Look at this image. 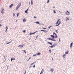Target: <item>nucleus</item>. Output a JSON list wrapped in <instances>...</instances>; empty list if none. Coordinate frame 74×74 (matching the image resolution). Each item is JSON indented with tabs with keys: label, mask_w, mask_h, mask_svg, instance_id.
Listing matches in <instances>:
<instances>
[{
	"label": "nucleus",
	"mask_w": 74,
	"mask_h": 74,
	"mask_svg": "<svg viewBox=\"0 0 74 74\" xmlns=\"http://www.w3.org/2000/svg\"><path fill=\"white\" fill-rule=\"evenodd\" d=\"M21 3H19L16 8V10H17L18 9V8H19L20 6L21 5Z\"/></svg>",
	"instance_id": "nucleus-1"
},
{
	"label": "nucleus",
	"mask_w": 74,
	"mask_h": 74,
	"mask_svg": "<svg viewBox=\"0 0 74 74\" xmlns=\"http://www.w3.org/2000/svg\"><path fill=\"white\" fill-rule=\"evenodd\" d=\"M65 14L66 15H70V12H69L68 11H67L66 12H65Z\"/></svg>",
	"instance_id": "nucleus-2"
},
{
	"label": "nucleus",
	"mask_w": 74,
	"mask_h": 74,
	"mask_svg": "<svg viewBox=\"0 0 74 74\" xmlns=\"http://www.w3.org/2000/svg\"><path fill=\"white\" fill-rule=\"evenodd\" d=\"M48 40H51V41H56V40L52 39L51 38H47Z\"/></svg>",
	"instance_id": "nucleus-3"
},
{
	"label": "nucleus",
	"mask_w": 74,
	"mask_h": 74,
	"mask_svg": "<svg viewBox=\"0 0 74 74\" xmlns=\"http://www.w3.org/2000/svg\"><path fill=\"white\" fill-rule=\"evenodd\" d=\"M44 73V69H42L40 73V74H42Z\"/></svg>",
	"instance_id": "nucleus-4"
},
{
	"label": "nucleus",
	"mask_w": 74,
	"mask_h": 74,
	"mask_svg": "<svg viewBox=\"0 0 74 74\" xmlns=\"http://www.w3.org/2000/svg\"><path fill=\"white\" fill-rule=\"evenodd\" d=\"M59 23H58V25H56V26H59V25H60V23H61V21H59Z\"/></svg>",
	"instance_id": "nucleus-5"
},
{
	"label": "nucleus",
	"mask_w": 74,
	"mask_h": 74,
	"mask_svg": "<svg viewBox=\"0 0 74 74\" xmlns=\"http://www.w3.org/2000/svg\"><path fill=\"white\" fill-rule=\"evenodd\" d=\"M48 44H50L51 45H52V42L51 43L49 42H47Z\"/></svg>",
	"instance_id": "nucleus-6"
},
{
	"label": "nucleus",
	"mask_w": 74,
	"mask_h": 74,
	"mask_svg": "<svg viewBox=\"0 0 74 74\" xmlns=\"http://www.w3.org/2000/svg\"><path fill=\"white\" fill-rule=\"evenodd\" d=\"M17 47H21V48H22V47H23V45H21L19 46H17Z\"/></svg>",
	"instance_id": "nucleus-7"
},
{
	"label": "nucleus",
	"mask_w": 74,
	"mask_h": 74,
	"mask_svg": "<svg viewBox=\"0 0 74 74\" xmlns=\"http://www.w3.org/2000/svg\"><path fill=\"white\" fill-rule=\"evenodd\" d=\"M36 32H37V31L35 32H34V33H30V35H32V34H35V33H36Z\"/></svg>",
	"instance_id": "nucleus-8"
},
{
	"label": "nucleus",
	"mask_w": 74,
	"mask_h": 74,
	"mask_svg": "<svg viewBox=\"0 0 74 74\" xmlns=\"http://www.w3.org/2000/svg\"><path fill=\"white\" fill-rule=\"evenodd\" d=\"M4 9H3L1 11V13H2V14H4V12H3V11H4Z\"/></svg>",
	"instance_id": "nucleus-9"
},
{
	"label": "nucleus",
	"mask_w": 74,
	"mask_h": 74,
	"mask_svg": "<svg viewBox=\"0 0 74 74\" xmlns=\"http://www.w3.org/2000/svg\"><path fill=\"white\" fill-rule=\"evenodd\" d=\"M73 46V42H72L70 45V48H72V46Z\"/></svg>",
	"instance_id": "nucleus-10"
},
{
	"label": "nucleus",
	"mask_w": 74,
	"mask_h": 74,
	"mask_svg": "<svg viewBox=\"0 0 74 74\" xmlns=\"http://www.w3.org/2000/svg\"><path fill=\"white\" fill-rule=\"evenodd\" d=\"M51 37L53 39V38H55V36H53L52 35H51Z\"/></svg>",
	"instance_id": "nucleus-11"
},
{
	"label": "nucleus",
	"mask_w": 74,
	"mask_h": 74,
	"mask_svg": "<svg viewBox=\"0 0 74 74\" xmlns=\"http://www.w3.org/2000/svg\"><path fill=\"white\" fill-rule=\"evenodd\" d=\"M36 54L37 55H41V53H36Z\"/></svg>",
	"instance_id": "nucleus-12"
},
{
	"label": "nucleus",
	"mask_w": 74,
	"mask_h": 74,
	"mask_svg": "<svg viewBox=\"0 0 74 74\" xmlns=\"http://www.w3.org/2000/svg\"><path fill=\"white\" fill-rule=\"evenodd\" d=\"M13 6V4H11L9 6V7L10 8H11V7H12Z\"/></svg>",
	"instance_id": "nucleus-13"
},
{
	"label": "nucleus",
	"mask_w": 74,
	"mask_h": 74,
	"mask_svg": "<svg viewBox=\"0 0 74 74\" xmlns=\"http://www.w3.org/2000/svg\"><path fill=\"white\" fill-rule=\"evenodd\" d=\"M23 22H26V20L25 18H24L23 19Z\"/></svg>",
	"instance_id": "nucleus-14"
},
{
	"label": "nucleus",
	"mask_w": 74,
	"mask_h": 74,
	"mask_svg": "<svg viewBox=\"0 0 74 74\" xmlns=\"http://www.w3.org/2000/svg\"><path fill=\"white\" fill-rule=\"evenodd\" d=\"M35 23H36L38 24L39 25H41V24L39 22H38V21L36 22Z\"/></svg>",
	"instance_id": "nucleus-15"
},
{
	"label": "nucleus",
	"mask_w": 74,
	"mask_h": 74,
	"mask_svg": "<svg viewBox=\"0 0 74 74\" xmlns=\"http://www.w3.org/2000/svg\"><path fill=\"white\" fill-rule=\"evenodd\" d=\"M66 21H67L69 20V18H68V17H66Z\"/></svg>",
	"instance_id": "nucleus-16"
},
{
	"label": "nucleus",
	"mask_w": 74,
	"mask_h": 74,
	"mask_svg": "<svg viewBox=\"0 0 74 74\" xmlns=\"http://www.w3.org/2000/svg\"><path fill=\"white\" fill-rule=\"evenodd\" d=\"M5 28L6 29V30L5 31V32H7V29H8V27L6 26V27Z\"/></svg>",
	"instance_id": "nucleus-17"
},
{
	"label": "nucleus",
	"mask_w": 74,
	"mask_h": 74,
	"mask_svg": "<svg viewBox=\"0 0 74 74\" xmlns=\"http://www.w3.org/2000/svg\"><path fill=\"white\" fill-rule=\"evenodd\" d=\"M41 31H42V32H47L46 30H40Z\"/></svg>",
	"instance_id": "nucleus-18"
},
{
	"label": "nucleus",
	"mask_w": 74,
	"mask_h": 74,
	"mask_svg": "<svg viewBox=\"0 0 74 74\" xmlns=\"http://www.w3.org/2000/svg\"><path fill=\"white\" fill-rule=\"evenodd\" d=\"M36 63V62H33L32 64H30L31 66H32V65H33V64H34V63Z\"/></svg>",
	"instance_id": "nucleus-19"
},
{
	"label": "nucleus",
	"mask_w": 74,
	"mask_h": 74,
	"mask_svg": "<svg viewBox=\"0 0 74 74\" xmlns=\"http://www.w3.org/2000/svg\"><path fill=\"white\" fill-rule=\"evenodd\" d=\"M51 71H52V72H53V69L51 68Z\"/></svg>",
	"instance_id": "nucleus-20"
},
{
	"label": "nucleus",
	"mask_w": 74,
	"mask_h": 74,
	"mask_svg": "<svg viewBox=\"0 0 74 74\" xmlns=\"http://www.w3.org/2000/svg\"><path fill=\"white\" fill-rule=\"evenodd\" d=\"M60 19H58V21H57V23H56V25H57V24H58V22H59V21H60Z\"/></svg>",
	"instance_id": "nucleus-21"
},
{
	"label": "nucleus",
	"mask_w": 74,
	"mask_h": 74,
	"mask_svg": "<svg viewBox=\"0 0 74 74\" xmlns=\"http://www.w3.org/2000/svg\"><path fill=\"white\" fill-rule=\"evenodd\" d=\"M68 53H69V51H67L66 52H65V54H68Z\"/></svg>",
	"instance_id": "nucleus-22"
},
{
	"label": "nucleus",
	"mask_w": 74,
	"mask_h": 74,
	"mask_svg": "<svg viewBox=\"0 0 74 74\" xmlns=\"http://www.w3.org/2000/svg\"><path fill=\"white\" fill-rule=\"evenodd\" d=\"M63 57L64 58H66V55L64 54L63 56Z\"/></svg>",
	"instance_id": "nucleus-23"
},
{
	"label": "nucleus",
	"mask_w": 74,
	"mask_h": 74,
	"mask_svg": "<svg viewBox=\"0 0 74 74\" xmlns=\"http://www.w3.org/2000/svg\"><path fill=\"white\" fill-rule=\"evenodd\" d=\"M11 42V41H10V42H6V44H10Z\"/></svg>",
	"instance_id": "nucleus-24"
},
{
	"label": "nucleus",
	"mask_w": 74,
	"mask_h": 74,
	"mask_svg": "<svg viewBox=\"0 0 74 74\" xmlns=\"http://www.w3.org/2000/svg\"><path fill=\"white\" fill-rule=\"evenodd\" d=\"M22 51H23L25 52V53H26V51L25 50H22Z\"/></svg>",
	"instance_id": "nucleus-25"
},
{
	"label": "nucleus",
	"mask_w": 74,
	"mask_h": 74,
	"mask_svg": "<svg viewBox=\"0 0 74 74\" xmlns=\"http://www.w3.org/2000/svg\"><path fill=\"white\" fill-rule=\"evenodd\" d=\"M56 45L54 44L52 46L53 47H55Z\"/></svg>",
	"instance_id": "nucleus-26"
},
{
	"label": "nucleus",
	"mask_w": 74,
	"mask_h": 74,
	"mask_svg": "<svg viewBox=\"0 0 74 74\" xmlns=\"http://www.w3.org/2000/svg\"><path fill=\"white\" fill-rule=\"evenodd\" d=\"M55 35V38H58V36L57 35H56V34Z\"/></svg>",
	"instance_id": "nucleus-27"
},
{
	"label": "nucleus",
	"mask_w": 74,
	"mask_h": 74,
	"mask_svg": "<svg viewBox=\"0 0 74 74\" xmlns=\"http://www.w3.org/2000/svg\"><path fill=\"white\" fill-rule=\"evenodd\" d=\"M12 60H15V58H13V59L11 58V62H12Z\"/></svg>",
	"instance_id": "nucleus-28"
},
{
	"label": "nucleus",
	"mask_w": 74,
	"mask_h": 74,
	"mask_svg": "<svg viewBox=\"0 0 74 74\" xmlns=\"http://www.w3.org/2000/svg\"><path fill=\"white\" fill-rule=\"evenodd\" d=\"M33 56H37V55L36 54H34L33 55Z\"/></svg>",
	"instance_id": "nucleus-29"
},
{
	"label": "nucleus",
	"mask_w": 74,
	"mask_h": 74,
	"mask_svg": "<svg viewBox=\"0 0 74 74\" xmlns=\"http://www.w3.org/2000/svg\"><path fill=\"white\" fill-rule=\"evenodd\" d=\"M31 5H32L33 4V1L32 0L31 1Z\"/></svg>",
	"instance_id": "nucleus-30"
},
{
	"label": "nucleus",
	"mask_w": 74,
	"mask_h": 74,
	"mask_svg": "<svg viewBox=\"0 0 74 74\" xmlns=\"http://www.w3.org/2000/svg\"><path fill=\"white\" fill-rule=\"evenodd\" d=\"M49 47L50 48H53V47L52 46H49Z\"/></svg>",
	"instance_id": "nucleus-31"
},
{
	"label": "nucleus",
	"mask_w": 74,
	"mask_h": 74,
	"mask_svg": "<svg viewBox=\"0 0 74 74\" xmlns=\"http://www.w3.org/2000/svg\"><path fill=\"white\" fill-rule=\"evenodd\" d=\"M49 51L50 52V53H51V49H49Z\"/></svg>",
	"instance_id": "nucleus-32"
},
{
	"label": "nucleus",
	"mask_w": 74,
	"mask_h": 74,
	"mask_svg": "<svg viewBox=\"0 0 74 74\" xmlns=\"http://www.w3.org/2000/svg\"><path fill=\"white\" fill-rule=\"evenodd\" d=\"M17 14V17H18V16L19 15V13H18Z\"/></svg>",
	"instance_id": "nucleus-33"
},
{
	"label": "nucleus",
	"mask_w": 74,
	"mask_h": 74,
	"mask_svg": "<svg viewBox=\"0 0 74 74\" xmlns=\"http://www.w3.org/2000/svg\"><path fill=\"white\" fill-rule=\"evenodd\" d=\"M53 11L54 12V14L56 13V12H55V10H53Z\"/></svg>",
	"instance_id": "nucleus-34"
},
{
	"label": "nucleus",
	"mask_w": 74,
	"mask_h": 74,
	"mask_svg": "<svg viewBox=\"0 0 74 74\" xmlns=\"http://www.w3.org/2000/svg\"><path fill=\"white\" fill-rule=\"evenodd\" d=\"M35 66H36V65H34V66H33V67H34H34H35Z\"/></svg>",
	"instance_id": "nucleus-35"
},
{
	"label": "nucleus",
	"mask_w": 74,
	"mask_h": 74,
	"mask_svg": "<svg viewBox=\"0 0 74 74\" xmlns=\"http://www.w3.org/2000/svg\"><path fill=\"white\" fill-rule=\"evenodd\" d=\"M49 0H48L47 3H49Z\"/></svg>",
	"instance_id": "nucleus-36"
},
{
	"label": "nucleus",
	"mask_w": 74,
	"mask_h": 74,
	"mask_svg": "<svg viewBox=\"0 0 74 74\" xmlns=\"http://www.w3.org/2000/svg\"><path fill=\"white\" fill-rule=\"evenodd\" d=\"M53 34H55V35H56V34L55 33V32H53Z\"/></svg>",
	"instance_id": "nucleus-37"
},
{
	"label": "nucleus",
	"mask_w": 74,
	"mask_h": 74,
	"mask_svg": "<svg viewBox=\"0 0 74 74\" xmlns=\"http://www.w3.org/2000/svg\"><path fill=\"white\" fill-rule=\"evenodd\" d=\"M23 33H25V32H26V31L25 30L23 31Z\"/></svg>",
	"instance_id": "nucleus-38"
},
{
	"label": "nucleus",
	"mask_w": 74,
	"mask_h": 74,
	"mask_svg": "<svg viewBox=\"0 0 74 74\" xmlns=\"http://www.w3.org/2000/svg\"><path fill=\"white\" fill-rule=\"evenodd\" d=\"M34 18H35V19L37 18L36 17H35V16H34Z\"/></svg>",
	"instance_id": "nucleus-39"
},
{
	"label": "nucleus",
	"mask_w": 74,
	"mask_h": 74,
	"mask_svg": "<svg viewBox=\"0 0 74 74\" xmlns=\"http://www.w3.org/2000/svg\"><path fill=\"white\" fill-rule=\"evenodd\" d=\"M42 28L43 29H46V28H44V27H42Z\"/></svg>",
	"instance_id": "nucleus-40"
},
{
	"label": "nucleus",
	"mask_w": 74,
	"mask_h": 74,
	"mask_svg": "<svg viewBox=\"0 0 74 74\" xmlns=\"http://www.w3.org/2000/svg\"><path fill=\"white\" fill-rule=\"evenodd\" d=\"M57 30H56V31H55L56 32V33H58V32L57 31Z\"/></svg>",
	"instance_id": "nucleus-41"
},
{
	"label": "nucleus",
	"mask_w": 74,
	"mask_h": 74,
	"mask_svg": "<svg viewBox=\"0 0 74 74\" xmlns=\"http://www.w3.org/2000/svg\"><path fill=\"white\" fill-rule=\"evenodd\" d=\"M26 70L24 74H26Z\"/></svg>",
	"instance_id": "nucleus-42"
},
{
	"label": "nucleus",
	"mask_w": 74,
	"mask_h": 74,
	"mask_svg": "<svg viewBox=\"0 0 74 74\" xmlns=\"http://www.w3.org/2000/svg\"><path fill=\"white\" fill-rule=\"evenodd\" d=\"M27 10H26V11H25V12L27 13V12H27Z\"/></svg>",
	"instance_id": "nucleus-43"
},
{
	"label": "nucleus",
	"mask_w": 74,
	"mask_h": 74,
	"mask_svg": "<svg viewBox=\"0 0 74 74\" xmlns=\"http://www.w3.org/2000/svg\"><path fill=\"white\" fill-rule=\"evenodd\" d=\"M4 58H5V56H4Z\"/></svg>",
	"instance_id": "nucleus-44"
},
{
	"label": "nucleus",
	"mask_w": 74,
	"mask_h": 74,
	"mask_svg": "<svg viewBox=\"0 0 74 74\" xmlns=\"http://www.w3.org/2000/svg\"><path fill=\"white\" fill-rule=\"evenodd\" d=\"M30 59H31V57H29V60H30Z\"/></svg>",
	"instance_id": "nucleus-45"
},
{
	"label": "nucleus",
	"mask_w": 74,
	"mask_h": 74,
	"mask_svg": "<svg viewBox=\"0 0 74 74\" xmlns=\"http://www.w3.org/2000/svg\"><path fill=\"white\" fill-rule=\"evenodd\" d=\"M51 27V26H50V27H49V29L50 27Z\"/></svg>",
	"instance_id": "nucleus-46"
},
{
	"label": "nucleus",
	"mask_w": 74,
	"mask_h": 74,
	"mask_svg": "<svg viewBox=\"0 0 74 74\" xmlns=\"http://www.w3.org/2000/svg\"><path fill=\"white\" fill-rule=\"evenodd\" d=\"M13 16H15V14L14 13H13Z\"/></svg>",
	"instance_id": "nucleus-47"
},
{
	"label": "nucleus",
	"mask_w": 74,
	"mask_h": 74,
	"mask_svg": "<svg viewBox=\"0 0 74 74\" xmlns=\"http://www.w3.org/2000/svg\"><path fill=\"white\" fill-rule=\"evenodd\" d=\"M59 42H60V38H59Z\"/></svg>",
	"instance_id": "nucleus-48"
},
{
	"label": "nucleus",
	"mask_w": 74,
	"mask_h": 74,
	"mask_svg": "<svg viewBox=\"0 0 74 74\" xmlns=\"http://www.w3.org/2000/svg\"><path fill=\"white\" fill-rule=\"evenodd\" d=\"M29 59H28L27 60V61H29Z\"/></svg>",
	"instance_id": "nucleus-49"
},
{
	"label": "nucleus",
	"mask_w": 74,
	"mask_h": 74,
	"mask_svg": "<svg viewBox=\"0 0 74 74\" xmlns=\"http://www.w3.org/2000/svg\"><path fill=\"white\" fill-rule=\"evenodd\" d=\"M59 12H60V13H61V12H60V11H59Z\"/></svg>",
	"instance_id": "nucleus-50"
},
{
	"label": "nucleus",
	"mask_w": 74,
	"mask_h": 74,
	"mask_svg": "<svg viewBox=\"0 0 74 74\" xmlns=\"http://www.w3.org/2000/svg\"><path fill=\"white\" fill-rule=\"evenodd\" d=\"M52 60H53V58H52Z\"/></svg>",
	"instance_id": "nucleus-51"
},
{
	"label": "nucleus",
	"mask_w": 74,
	"mask_h": 74,
	"mask_svg": "<svg viewBox=\"0 0 74 74\" xmlns=\"http://www.w3.org/2000/svg\"><path fill=\"white\" fill-rule=\"evenodd\" d=\"M16 22H17V20H16Z\"/></svg>",
	"instance_id": "nucleus-52"
},
{
	"label": "nucleus",
	"mask_w": 74,
	"mask_h": 74,
	"mask_svg": "<svg viewBox=\"0 0 74 74\" xmlns=\"http://www.w3.org/2000/svg\"><path fill=\"white\" fill-rule=\"evenodd\" d=\"M29 67L30 68H31V67H32V66H30Z\"/></svg>",
	"instance_id": "nucleus-53"
},
{
	"label": "nucleus",
	"mask_w": 74,
	"mask_h": 74,
	"mask_svg": "<svg viewBox=\"0 0 74 74\" xmlns=\"http://www.w3.org/2000/svg\"><path fill=\"white\" fill-rule=\"evenodd\" d=\"M27 11H28V9H27Z\"/></svg>",
	"instance_id": "nucleus-54"
},
{
	"label": "nucleus",
	"mask_w": 74,
	"mask_h": 74,
	"mask_svg": "<svg viewBox=\"0 0 74 74\" xmlns=\"http://www.w3.org/2000/svg\"><path fill=\"white\" fill-rule=\"evenodd\" d=\"M53 8H55V7H53Z\"/></svg>",
	"instance_id": "nucleus-55"
}]
</instances>
